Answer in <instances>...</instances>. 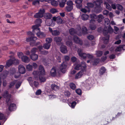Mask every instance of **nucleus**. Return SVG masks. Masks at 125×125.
I'll return each instance as SVG.
<instances>
[{
    "instance_id": "f257e3e1",
    "label": "nucleus",
    "mask_w": 125,
    "mask_h": 125,
    "mask_svg": "<svg viewBox=\"0 0 125 125\" xmlns=\"http://www.w3.org/2000/svg\"><path fill=\"white\" fill-rule=\"evenodd\" d=\"M70 33L71 35H73L77 34L79 36H81V28L80 25H77L75 30L72 28L69 30Z\"/></svg>"
},
{
    "instance_id": "f03ea898",
    "label": "nucleus",
    "mask_w": 125,
    "mask_h": 125,
    "mask_svg": "<svg viewBox=\"0 0 125 125\" xmlns=\"http://www.w3.org/2000/svg\"><path fill=\"white\" fill-rule=\"evenodd\" d=\"M102 2V0H95L94 2V4L96 6L95 9L97 13H99L101 12L102 9L101 7V4Z\"/></svg>"
},
{
    "instance_id": "7ed1b4c3",
    "label": "nucleus",
    "mask_w": 125,
    "mask_h": 125,
    "mask_svg": "<svg viewBox=\"0 0 125 125\" xmlns=\"http://www.w3.org/2000/svg\"><path fill=\"white\" fill-rule=\"evenodd\" d=\"M74 65L75 66L74 69L76 70H78L81 69L85 71L86 67V64L84 62H82L81 64L79 63V62H78L77 63L75 64Z\"/></svg>"
},
{
    "instance_id": "20e7f679",
    "label": "nucleus",
    "mask_w": 125,
    "mask_h": 125,
    "mask_svg": "<svg viewBox=\"0 0 125 125\" xmlns=\"http://www.w3.org/2000/svg\"><path fill=\"white\" fill-rule=\"evenodd\" d=\"M42 22V21L41 19H38L36 20L35 21V23L36 25H33L32 27V29H33V32L35 31L39 30V27L41 26V24Z\"/></svg>"
},
{
    "instance_id": "39448f33",
    "label": "nucleus",
    "mask_w": 125,
    "mask_h": 125,
    "mask_svg": "<svg viewBox=\"0 0 125 125\" xmlns=\"http://www.w3.org/2000/svg\"><path fill=\"white\" fill-rule=\"evenodd\" d=\"M2 96L4 98H6V103L8 105H9L11 102V100H10L11 95L8 94L7 91H5L3 94Z\"/></svg>"
},
{
    "instance_id": "423d86ee",
    "label": "nucleus",
    "mask_w": 125,
    "mask_h": 125,
    "mask_svg": "<svg viewBox=\"0 0 125 125\" xmlns=\"http://www.w3.org/2000/svg\"><path fill=\"white\" fill-rule=\"evenodd\" d=\"M113 31V30L111 26H105L103 30V33L104 35L105 36L108 33H111Z\"/></svg>"
},
{
    "instance_id": "0eeeda50",
    "label": "nucleus",
    "mask_w": 125,
    "mask_h": 125,
    "mask_svg": "<svg viewBox=\"0 0 125 125\" xmlns=\"http://www.w3.org/2000/svg\"><path fill=\"white\" fill-rule=\"evenodd\" d=\"M67 64L66 62H63L59 67V68L61 72L63 73H65L66 71Z\"/></svg>"
},
{
    "instance_id": "6e6552de",
    "label": "nucleus",
    "mask_w": 125,
    "mask_h": 125,
    "mask_svg": "<svg viewBox=\"0 0 125 125\" xmlns=\"http://www.w3.org/2000/svg\"><path fill=\"white\" fill-rule=\"evenodd\" d=\"M78 53L79 55L82 59H84L87 57V54L82 52V51L80 49H79L78 50Z\"/></svg>"
},
{
    "instance_id": "1a4fd4ad",
    "label": "nucleus",
    "mask_w": 125,
    "mask_h": 125,
    "mask_svg": "<svg viewBox=\"0 0 125 125\" xmlns=\"http://www.w3.org/2000/svg\"><path fill=\"white\" fill-rule=\"evenodd\" d=\"M35 31H34L33 32L35 33L36 31H38V32L36 33V34L37 36L39 38H42L45 37L46 34L40 31V29L39 30H36Z\"/></svg>"
},
{
    "instance_id": "9d476101",
    "label": "nucleus",
    "mask_w": 125,
    "mask_h": 125,
    "mask_svg": "<svg viewBox=\"0 0 125 125\" xmlns=\"http://www.w3.org/2000/svg\"><path fill=\"white\" fill-rule=\"evenodd\" d=\"M52 19L54 21H56L57 23L59 24H61L62 23V20L59 16L54 17L52 18Z\"/></svg>"
},
{
    "instance_id": "9b49d317",
    "label": "nucleus",
    "mask_w": 125,
    "mask_h": 125,
    "mask_svg": "<svg viewBox=\"0 0 125 125\" xmlns=\"http://www.w3.org/2000/svg\"><path fill=\"white\" fill-rule=\"evenodd\" d=\"M91 25L89 26L91 30H94L96 28V26L95 24V21L94 20L91 19L90 21Z\"/></svg>"
},
{
    "instance_id": "f8f14e48",
    "label": "nucleus",
    "mask_w": 125,
    "mask_h": 125,
    "mask_svg": "<svg viewBox=\"0 0 125 125\" xmlns=\"http://www.w3.org/2000/svg\"><path fill=\"white\" fill-rule=\"evenodd\" d=\"M74 42L81 45L83 44L82 41L80 40L77 36H74L73 38Z\"/></svg>"
},
{
    "instance_id": "ddd939ff",
    "label": "nucleus",
    "mask_w": 125,
    "mask_h": 125,
    "mask_svg": "<svg viewBox=\"0 0 125 125\" xmlns=\"http://www.w3.org/2000/svg\"><path fill=\"white\" fill-rule=\"evenodd\" d=\"M18 70L20 73L24 74L25 72V69L24 66L22 65H20L18 67Z\"/></svg>"
},
{
    "instance_id": "4468645a",
    "label": "nucleus",
    "mask_w": 125,
    "mask_h": 125,
    "mask_svg": "<svg viewBox=\"0 0 125 125\" xmlns=\"http://www.w3.org/2000/svg\"><path fill=\"white\" fill-rule=\"evenodd\" d=\"M57 72L56 68L55 67H53L51 69L50 72L51 76L52 77H55L56 75Z\"/></svg>"
},
{
    "instance_id": "2eb2a0df",
    "label": "nucleus",
    "mask_w": 125,
    "mask_h": 125,
    "mask_svg": "<svg viewBox=\"0 0 125 125\" xmlns=\"http://www.w3.org/2000/svg\"><path fill=\"white\" fill-rule=\"evenodd\" d=\"M83 70H82L80 71L77 73L76 74L75 76V79H78L80 78L84 74V72Z\"/></svg>"
},
{
    "instance_id": "dca6fc26",
    "label": "nucleus",
    "mask_w": 125,
    "mask_h": 125,
    "mask_svg": "<svg viewBox=\"0 0 125 125\" xmlns=\"http://www.w3.org/2000/svg\"><path fill=\"white\" fill-rule=\"evenodd\" d=\"M83 0H76L75 1V3L77 4L76 6L78 8H80L82 7V3Z\"/></svg>"
},
{
    "instance_id": "f3484780",
    "label": "nucleus",
    "mask_w": 125,
    "mask_h": 125,
    "mask_svg": "<svg viewBox=\"0 0 125 125\" xmlns=\"http://www.w3.org/2000/svg\"><path fill=\"white\" fill-rule=\"evenodd\" d=\"M22 61L25 63H28L30 61L29 58L26 56H23L21 57Z\"/></svg>"
},
{
    "instance_id": "a211bd4d",
    "label": "nucleus",
    "mask_w": 125,
    "mask_h": 125,
    "mask_svg": "<svg viewBox=\"0 0 125 125\" xmlns=\"http://www.w3.org/2000/svg\"><path fill=\"white\" fill-rule=\"evenodd\" d=\"M61 52L63 53H65L67 52V50L66 46L62 45L60 48Z\"/></svg>"
},
{
    "instance_id": "6ab92c4d",
    "label": "nucleus",
    "mask_w": 125,
    "mask_h": 125,
    "mask_svg": "<svg viewBox=\"0 0 125 125\" xmlns=\"http://www.w3.org/2000/svg\"><path fill=\"white\" fill-rule=\"evenodd\" d=\"M39 71L41 74L43 75L45 74V72L44 68L42 66L40 65L39 66Z\"/></svg>"
},
{
    "instance_id": "aec40b11",
    "label": "nucleus",
    "mask_w": 125,
    "mask_h": 125,
    "mask_svg": "<svg viewBox=\"0 0 125 125\" xmlns=\"http://www.w3.org/2000/svg\"><path fill=\"white\" fill-rule=\"evenodd\" d=\"M16 106L14 104H10L9 107V109L10 111H13L15 110Z\"/></svg>"
},
{
    "instance_id": "412c9836",
    "label": "nucleus",
    "mask_w": 125,
    "mask_h": 125,
    "mask_svg": "<svg viewBox=\"0 0 125 125\" xmlns=\"http://www.w3.org/2000/svg\"><path fill=\"white\" fill-rule=\"evenodd\" d=\"M31 59L34 61L37 60L38 57V55L36 54H31L30 55Z\"/></svg>"
},
{
    "instance_id": "4be33fe9",
    "label": "nucleus",
    "mask_w": 125,
    "mask_h": 125,
    "mask_svg": "<svg viewBox=\"0 0 125 125\" xmlns=\"http://www.w3.org/2000/svg\"><path fill=\"white\" fill-rule=\"evenodd\" d=\"M12 64H13V59H10L8 60L6 62V65L5 67L6 68H7L10 66Z\"/></svg>"
},
{
    "instance_id": "5701e85b",
    "label": "nucleus",
    "mask_w": 125,
    "mask_h": 125,
    "mask_svg": "<svg viewBox=\"0 0 125 125\" xmlns=\"http://www.w3.org/2000/svg\"><path fill=\"white\" fill-rule=\"evenodd\" d=\"M58 0L60 6L61 7H63L65 4L66 0Z\"/></svg>"
},
{
    "instance_id": "b1692460",
    "label": "nucleus",
    "mask_w": 125,
    "mask_h": 125,
    "mask_svg": "<svg viewBox=\"0 0 125 125\" xmlns=\"http://www.w3.org/2000/svg\"><path fill=\"white\" fill-rule=\"evenodd\" d=\"M62 40V37L59 36L56 37L54 39V41L57 43L58 42H61Z\"/></svg>"
},
{
    "instance_id": "393cba45",
    "label": "nucleus",
    "mask_w": 125,
    "mask_h": 125,
    "mask_svg": "<svg viewBox=\"0 0 125 125\" xmlns=\"http://www.w3.org/2000/svg\"><path fill=\"white\" fill-rule=\"evenodd\" d=\"M89 17V15L86 14H83L81 16L82 19L84 21L88 20Z\"/></svg>"
},
{
    "instance_id": "a878e982",
    "label": "nucleus",
    "mask_w": 125,
    "mask_h": 125,
    "mask_svg": "<svg viewBox=\"0 0 125 125\" xmlns=\"http://www.w3.org/2000/svg\"><path fill=\"white\" fill-rule=\"evenodd\" d=\"M43 17L45 19H49L52 18V15L49 13H45L43 15Z\"/></svg>"
},
{
    "instance_id": "bb28decb",
    "label": "nucleus",
    "mask_w": 125,
    "mask_h": 125,
    "mask_svg": "<svg viewBox=\"0 0 125 125\" xmlns=\"http://www.w3.org/2000/svg\"><path fill=\"white\" fill-rule=\"evenodd\" d=\"M109 36L107 35L105 37H103L102 39L104 41V43L105 44H107L109 42Z\"/></svg>"
},
{
    "instance_id": "cd10ccee",
    "label": "nucleus",
    "mask_w": 125,
    "mask_h": 125,
    "mask_svg": "<svg viewBox=\"0 0 125 125\" xmlns=\"http://www.w3.org/2000/svg\"><path fill=\"white\" fill-rule=\"evenodd\" d=\"M48 2L51 3L52 6H56L58 4L57 2L54 0H49Z\"/></svg>"
},
{
    "instance_id": "c85d7f7f",
    "label": "nucleus",
    "mask_w": 125,
    "mask_h": 125,
    "mask_svg": "<svg viewBox=\"0 0 125 125\" xmlns=\"http://www.w3.org/2000/svg\"><path fill=\"white\" fill-rule=\"evenodd\" d=\"M51 87L53 90L56 91L58 90L59 87L54 84H53L51 85Z\"/></svg>"
},
{
    "instance_id": "c756f323",
    "label": "nucleus",
    "mask_w": 125,
    "mask_h": 125,
    "mask_svg": "<svg viewBox=\"0 0 125 125\" xmlns=\"http://www.w3.org/2000/svg\"><path fill=\"white\" fill-rule=\"evenodd\" d=\"M43 16L39 12L38 13H36L34 16V17L36 18H42Z\"/></svg>"
},
{
    "instance_id": "7c9ffc66",
    "label": "nucleus",
    "mask_w": 125,
    "mask_h": 125,
    "mask_svg": "<svg viewBox=\"0 0 125 125\" xmlns=\"http://www.w3.org/2000/svg\"><path fill=\"white\" fill-rule=\"evenodd\" d=\"M82 33L84 34H86L88 33L87 29L84 26L82 27Z\"/></svg>"
},
{
    "instance_id": "2f4dec72",
    "label": "nucleus",
    "mask_w": 125,
    "mask_h": 125,
    "mask_svg": "<svg viewBox=\"0 0 125 125\" xmlns=\"http://www.w3.org/2000/svg\"><path fill=\"white\" fill-rule=\"evenodd\" d=\"M71 38V36H70L69 37V39L70 38V40H69V41H68L66 42V44L68 46H69L71 48V46L72 45V43L71 42V39H72V38Z\"/></svg>"
},
{
    "instance_id": "473e14b6",
    "label": "nucleus",
    "mask_w": 125,
    "mask_h": 125,
    "mask_svg": "<svg viewBox=\"0 0 125 125\" xmlns=\"http://www.w3.org/2000/svg\"><path fill=\"white\" fill-rule=\"evenodd\" d=\"M105 68L104 67H102L100 69L99 73L100 74L102 75L105 72Z\"/></svg>"
},
{
    "instance_id": "72a5a7b5",
    "label": "nucleus",
    "mask_w": 125,
    "mask_h": 125,
    "mask_svg": "<svg viewBox=\"0 0 125 125\" xmlns=\"http://www.w3.org/2000/svg\"><path fill=\"white\" fill-rule=\"evenodd\" d=\"M104 4L106 8L108 10H112V7L108 3L104 1Z\"/></svg>"
},
{
    "instance_id": "f704fd0d",
    "label": "nucleus",
    "mask_w": 125,
    "mask_h": 125,
    "mask_svg": "<svg viewBox=\"0 0 125 125\" xmlns=\"http://www.w3.org/2000/svg\"><path fill=\"white\" fill-rule=\"evenodd\" d=\"M51 46V44L46 43H44L43 45L44 48L45 49H48Z\"/></svg>"
},
{
    "instance_id": "c9c22d12",
    "label": "nucleus",
    "mask_w": 125,
    "mask_h": 125,
    "mask_svg": "<svg viewBox=\"0 0 125 125\" xmlns=\"http://www.w3.org/2000/svg\"><path fill=\"white\" fill-rule=\"evenodd\" d=\"M60 32L57 30H55L53 31L52 33V35L54 36H58L60 34Z\"/></svg>"
},
{
    "instance_id": "e433bc0d",
    "label": "nucleus",
    "mask_w": 125,
    "mask_h": 125,
    "mask_svg": "<svg viewBox=\"0 0 125 125\" xmlns=\"http://www.w3.org/2000/svg\"><path fill=\"white\" fill-rule=\"evenodd\" d=\"M104 24L105 25H109L110 24V21L108 18H105L104 20Z\"/></svg>"
},
{
    "instance_id": "4c0bfd02",
    "label": "nucleus",
    "mask_w": 125,
    "mask_h": 125,
    "mask_svg": "<svg viewBox=\"0 0 125 125\" xmlns=\"http://www.w3.org/2000/svg\"><path fill=\"white\" fill-rule=\"evenodd\" d=\"M28 80L29 82L30 85L32 87L33 85V81L32 80V78L31 77H30L28 78Z\"/></svg>"
},
{
    "instance_id": "58836bf2",
    "label": "nucleus",
    "mask_w": 125,
    "mask_h": 125,
    "mask_svg": "<svg viewBox=\"0 0 125 125\" xmlns=\"http://www.w3.org/2000/svg\"><path fill=\"white\" fill-rule=\"evenodd\" d=\"M13 64L15 65L18 64L19 63V61L17 59H15L14 58H12Z\"/></svg>"
},
{
    "instance_id": "ea45409f",
    "label": "nucleus",
    "mask_w": 125,
    "mask_h": 125,
    "mask_svg": "<svg viewBox=\"0 0 125 125\" xmlns=\"http://www.w3.org/2000/svg\"><path fill=\"white\" fill-rule=\"evenodd\" d=\"M116 7L117 9L121 11H122L123 10V6L119 4H117L116 5Z\"/></svg>"
},
{
    "instance_id": "a19ab883",
    "label": "nucleus",
    "mask_w": 125,
    "mask_h": 125,
    "mask_svg": "<svg viewBox=\"0 0 125 125\" xmlns=\"http://www.w3.org/2000/svg\"><path fill=\"white\" fill-rule=\"evenodd\" d=\"M45 10L44 9L41 8L39 10L38 12L43 16V15L45 13Z\"/></svg>"
},
{
    "instance_id": "79ce46f5",
    "label": "nucleus",
    "mask_w": 125,
    "mask_h": 125,
    "mask_svg": "<svg viewBox=\"0 0 125 125\" xmlns=\"http://www.w3.org/2000/svg\"><path fill=\"white\" fill-rule=\"evenodd\" d=\"M46 43H50L52 42V39L51 38H47L46 39Z\"/></svg>"
},
{
    "instance_id": "37998d69",
    "label": "nucleus",
    "mask_w": 125,
    "mask_h": 125,
    "mask_svg": "<svg viewBox=\"0 0 125 125\" xmlns=\"http://www.w3.org/2000/svg\"><path fill=\"white\" fill-rule=\"evenodd\" d=\"M33 74L34 76V77L38 78L39 75V72L37 71H35L33 72Z\"/></svg>"
},
{
    "instance_id": "c03bdc74",
    "label": "nucleus",
    "mask_w": 125,
    "mask_h": 125,
    "mask_svg": "<svg viewBox=\"0 0 125 125\" xmlns=\"http://www.w3.org/2000/svg\"><path fill=\"white\" fill-rule=\"evenodd\" d=\"M38 49L36 48H33L31 51V54H35V52H37Z\"/></svg>"
},
{
    "instance_id": "a18cd8bd",
    "label": "nucleus",
    "mask_w": 125,
    "mask_h": 125,
    "mask_svg": "<svg viewBox=\"0 0 125 125\" xmlns=\"http://www.w3.org/2000/svg\"><path fill=\"white\" fill-rule=\"evenodd\" d=\"M66 4L67 6L73 7V2L72 1L69 0L67 1L66 3Z\"/></svg>"
},
{
    "instance_id": "49530a36",
    "label": "nucleus",
    "mask_w": 125,
    "mask_h": 125,
    "mask_svg": "<svg viewBox=\"0 0 125 125\" xmlns=\"http://www.w3.org/2000/svg\"><path fill=\"white\" fill-rule=\"evenodd\" d=\"M26 69L28 71H31L32 69V66L31 65L29 64L27 65L26 66Z\"/></svg>"
},
{
    "instance_id": "de8ad7c7",
    "label": "nucleus",
    "mask_w": 125,
    "mask_h": 125,
    "mask_svg": "<svg viewBox=\"0 0 125 125\" xmlns=\"http://www.w3.org/2000/svg\"><path fill=\"white\" fill-rule=\"evenodd\" d=\"M70 86L71 88L72 89L74 90L76 88V86L75 84L73 83H71L70 84Z\"/></svg>"
},
{
    "instance_id": "09e8293b",
    "label": "nucleus",
    "mask_w": 125,
    "mask_h": 125,
    "mask_svg": "<svg viewBox=\"0 0 125 125\" xmlns=\"http://www.w3.org/2000/svg\"><path fill=\"white\" fill-rule=\"evenodd\" d=\"M96 54L97 56H101L103 54V52L101 51H97L96 52Z\"/></svg>"
},
{
    "instance_id": "8fccbe9b",
    "label": "nucleus",
    "mask_w": 125,
    "mask_h": 125,
    "mask_svg": "<svg viewBox=\"0 0 125 125\" xmlns=\"http://www.w3.org/2000/svg\"><path fill=\"white\" fill-rule=\"evenodd\" d=\"M73 8V7L67 6L66 7V9L67 11H71Z\"/></svg>"
},
{
    "instance_id": "3c124183",
    "label": "nucleus",
    "mask_w": 125,
    "mask_h": 125,
    "mask_svg": "<svg viewBox=\"0 0 125 125\" xmlns=\"http://www.w3.org/2000/svg\"><path fill=\"white\" fill-rule=\"evenodd\" d=\"M50 12L52 14H54L58 12L57 10L54 8L51 9L50 10Z\"/></svg>"
},
{
    "instance_id": "603ef678",
    "label": "nucleus",
    "mask_w": 125,
    "mask_h": 125,
    "mask_svg": "<svg viewBox=\"0 0 125 125\" xmlns=\"http://www.w3.org/2000/svg\"><path fill=\"white\" fill-rule=\"evenodd\" d=\"M122 50V48L121 47V46L117 47L115 50L116 52H121Z\"/></svg>"
},
{
    "instance_id": "864d4df0",
    "label": "nucleus",
    "mask_w": 125,
    "mask_h": 125,
    "mask_svg": "<svg viewBox=\"0 0 125 125\" xmlns=\"http://www.w3.org/2000/svg\"><path fill=\"white\" fill-rule=\"evenodd\" d=\"M32 4L35 5H37L39 4V1L38 0H35L33 1Z\"/></svg>"
},
{
    "instance_id": "5fc2aeb1",
    "label": "nucleus",
    "mask_w": 125,
    "mask_h": 125,
    "mask_svg": "<svg viewBox=\"0 0 125 125\" xmlns=\"http://www.w3.org/2000/svg\"><path fill=\"white\" fill-rule=\"evenodd\" d=\"M76 104V102L75 101H73L71 103L70 106L72 108H74Z\"/></svg>"
},
{
    "instance_id": "6e6d98bb",
    "label": "nucleus",
    "mask_w": 125,
    "mask_h": 125,
    "mask_svg": "<svg viewBox=\"0 0 125 125\" xmlns=\"http://www.w3.org/2000/svg\"><path fill=\"white\" fill-rule=\"evenodd\" d=\"M46 25L47 26H51L52 23V20H49L46 22Z\"/></svg>"
},
{
    "instance_id": "4d7b16f0",
    "label": "nucleus",
    "mask_w": 125,
    "mask_h": 125,
    "mask_svg": "<svg viewBox=\"0 0 125 125\" xmlns=\"http://www.w3.org/2000/svg\"><path fill=\"white\" fill-rule=\"evenodd\" d=\"M56 57L57 59L59 60L58 62H61V55L59 54L56 56Z\"/></svg>"
},
{
    "instance_id": "13d9d810",
    "label": "nucleus",
    "mask_w": 125,
    "mask_h": 125,
    "mask_svg": "<svg viewBox=\"0 0 125 125\" xmlns=\"http://www.w3.org/2000/svg\"><path fill=\"white\" fill-rule=\"evenodd\" d=\"M114 28L115 30V33L116 34H117L118 33V31L119 30L118 28L116 26H114Z\"/></svg>"
},
{
    "instance_id": "bf43d9fd",
    "label": "nucleus",
    "mask_w": 125,
    "mask_h": 125,
    "mask_svg": "<svg viewBox=\"0 0 125 125\" xmlns=\"http://www.w3.org/2000/svg\"><path fill=\"white\" fill-rule=\"evenodd\" d=\"M99 59H95L94 62L93 64L94 65H96L99 62Z\"/></svg>"
},
{
    "instance_id": "052dcab7",
    "label": "nucleus",
    "mask_w": 125,
    "mask_h": 125,
    "mask_svg": "<svg viewBox=\"0 0 125 125\" xmlns=\"http://www.w3.org/2000/svg\"><path fill=\"white\" fill-rule=\"evenodd\" d=\"M76 93L78 95H80L81 94V91L80 89H77L76 90Z\"/></svg>"
},
{
    "instance_id": "680f3d73",
    "label": "nucleus",
    "mask_w": 125,
    "mask_h": 125,
    "mask_svg": "<svg viewBox=\"0 0 125 125\" xmlns=\"http://www.w3.org/2000/svg\"><path fill=\"white\" fill-rule=\"evenodd\" d=\"M5 118V116L2 113H0V120L4 119Z\"/></svg>"
},
{
    "instance_id": "e2e57ef3",
    "label": "nucleus",
    "mask_w": 125,
    "mask_h": 125,
    "mask_svg": "<svg viewBox=\"0 0 125 125\" xmlns=\"http://www.w3.org/2000/svg\"><path fill=\"white\" fill-rule=\"evenodd\" d=\"M90 17L92 19L94 20V19H96L97 17L94 14H92L90 15Z\"/></svg>"
},
{
    "instance_id": "0e129e2a",
    "label": "nucleus",
    "mask_w": 125,
    "mask_h": 125,
    "mask_svg": "<svg viewBox=\"0 0 125 125\" xmlns=\"http://www.w3.org/2000/svg\"><path fill=\"white\" fill-rule=\"evenodd\" d=\"M40 52L41 54L44 55H47L48 53V52L47 51H46L44 50L42 51H41Z\"/></svg>"
},
{
    "instance_id": "69168bd1",
    "label": "nucleus",
    "mask_w": 125,
    "mask_h": 125,
    "mask_svg": "<svg viewBox=\"0 0 125 125\" xmlns=\"http://www.w3.org/2000/svg\"><path fill=\"white\" fill-rule=\"evenodd\" d=\"M40 80L41 82H44L46 81V79L45 78L43 77H39Z\"/></svg>"
},
{
    "instance_id": "338daca9",
    "label": "nucleus",
    "mask_w": 125,
    "mask_h": 125,
    "mask_svg": "<svg viewBox=\"0 0 125 125\" xmlns=\"http://www.w3.org/2000/svg\"><path fill=\"white\" fill-rule=\"evenodd\" d=\"M115 55L112 54L110 55L109 56V58L110 59H113L115 58Z\"/></svg>"
},
{
    "instance_id": "774afa93",
    "label": "nucleus",
    "mask_w": 125,
    "mask_h": 125,
    "mask_svg": "<svg viewBox=\"0 0 125 125\" xmlns=\"http://www.w3.org/2000/svg\"><path fill=\"white\" fill-rule=\"evenodd\" d=\"M21 84V82H18L16 83L15 85V87L16 88L18 89L20 86Z\"/></svg>"
}]
</instances>
